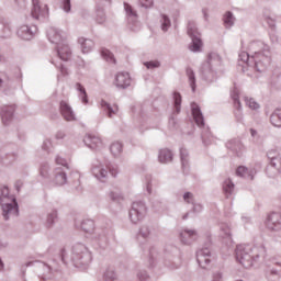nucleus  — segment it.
<instances>
[{
  "instance_id": "obj_36",
  "label": "nucleus",
  "mask_w": 281,
  "mask_h": 281,
  "mask_svg": "<svg viewBox=\"0 0 281 281\" xmlns=\"http://www.w3.org/2000/svg\"><path fill=\"white\" fill-rule=\"evenodd\" d=\"M168 27H170V20L166 15H164V23H162L164 32H166Z\"/></svg>"
},
{
  "instance_id": "obj_12",
  "label": "nucleus",
  "mask_w": 281,
  "mask_h": 281,
  "mask_svg": "<svg viewBox=\"0 0 281 281\" xmlns=\"http://www.w3.org/2000/svg\"><path fill=\"white\" fill-rule=\"evenodd\" d=\"M58 55L61 60H69V56H71V50H69L68 45L58 46Z\"/></svg>"
},
{
  "instance_id": "obj_11",
  "label": "nucleus",
  "mask_w": 281,
  "mask_h": 281,
  "mask_svg": "<svg viewBox=\"0 0 281 281\" xmlns=\"http://www.w3.org/2000/svg\"><path fill=\"white\" fill-rule=\"evenodd\" d=\"M280 225V215L278 213H272L269 215L268 221H267V227L269 229H276Z\"/></svg>"
},
{
  "instance_id": "obj_28",
  "label": "nucleus",
  "mask_w": 281,
  "mask_h": 281,
  "mask_svg": "<svg viewBox=\"0 0 281 281\" xmlns=\"http://www.w3.org/2000/svg\"><path fill=\"white\" fill-rule=\"evenodd\" d=\"M77 90L81 93V100L85 104H87V91L85 90V87H82V85L77 83L76 85Z\"/></svg>"
},
{
  "instance_id": "obj_26",
  "label": "nucleus",
  "mask_w": 281,
  "mask_h": 281,
  "mask_svg": "<svg viewBox=\"0 0 281 281\" xmlns=\"http://www.w3.org/2000/svg\"><path fill=\"white\" fill-rule=\"evenodd\" d=\"M268 157H269V159H271L270 164L274 168H278V164H279V170L281 172V159H280V157H271V153L268 154Z\"/></svg>"
},
{
  "instance_id": "obj_23",
  "label": "nucleus",
  "mask_w": 281,
  "mask_h": 281,
  "mask_svg": "<svg viewBox=\"0 0 281 281\" xmlns=\"http://www.w3.org/2000/svg\"><path fill=\"white\" fill-rule=\"evenodd\" d=\"M193 236H196V233L194 231H184L181 233V238L184 244L190 243L187 238H193Z\"/></svg>"
},
{
  "instance_id": "obj_31",
  "label": "nucleus",
  "mask_w": 281,
  "mask_h": 281,
  "mask_svg": "<svg viewBox=\"0 0 281 281\" xmlns=\"http://www.w3.org/2000/svg\"><path fill=\"white\" fill-rule=\"evenodd\" d=\"M232 190H234V183L232 182V180H226L224 182V192L231 193Z\"/></svg>"
},
{
  "instance_id": "obj_46",
  "label": "nucleus",
  "mask_w": 281,
  "mask_h": 281,
  "mask_svg": "<svg viewBox=\"0 0 281 281\" xmlns=\"http://www.w3.org/2000/svg\"><path fill=\"white\" fill-rule=\"evenodd\" d=\"M61 74L64 75V76H67V69H65V68H61Z\"/></svg>"
},
{
  "instance_id": "obj_6",
  "label": "nucleus",
  "mask_w": 281,
  "mask_h": 281,
  "mask_svg": "<svg viewBox=\"0 0 281 281\" xmlns=\"http://www.w3.org/2000/svg\"><path fill=\"white\" fill-rule=\"evenodd\" d=\"M191 111H192L194 122L198 124V126H205V122L203 120V113H201V109L196 103L191 104Z\"/></svg>"
},
{
  "instance_id": "obj_10",
  "label": "nucleus",
  "mask_w": 281,
  "mask_h": 281,
  "mask_svg": "<svg viewBox=\"0 0 281 281\" xmlns=\"http://www.w3.org/2000/svg\"><path fill=\"white\" fill-rule=\"evenodd\" d=\"M55 183L57 186H65L67 183V176L65 175V171L63 169L57 168L55 170Z\"/></svg>"
},
{
  "instance_id": "obj_43",
  "label": "nucleus",
  "mask_w": 281,
  "mask_h": 281,
  "mask_svg": "<svg viewBox=\"0 0 281 281\" xmlns=\"http://www.w3.org/2000/svg\"><path fill=\"white\" fill-rule=\"evenodd\" d=\"M104 13L100 12L99 18L97 19L98 23H103L104 22Z\"/></svg>"
},
{
  "instance_id": "obj_29",
  "label": "nucleus",
  "mask_w": 281,
  "mask_h": 281,
  "mask_svg": "<svg viewBox=\"0 0 281 281\" xmlns=\"http://www.w3.org/2000/svg\"><path fill=\"white\" fill-rule=\"evenodd\" d=\"M238 177H247L249 175V169L245 166H239L236 170Z\"/></svg>"
},
{
  "instance_id": "obj_44",
  "label": "nucleus",
  "mask_w": 281,
  "mask_h": 281,
  "mask_svg": "<svg viewBox=\"0 0 281 281\" xmlns=\"http://www.w3.org/2000/svg\"><path fill=\"white\" fill-rule=\"evenodd\" d=\"M240 58H243V60L247 63V60H249V55L247 53H241Z\"/></svg>"
},
{
  "instance_id": "obj_52",
  "label": "nucleus",
  "mask_w": 281,
  "mask_h": 281,
  "mask_svg": "<svg viewBox=\"0 0 281 281\" xmlns=\"http://www.w3.org/2000/svg\"><path fill=\"white\" fill-rule=\"evenodd\" d=\"M270 27H273V24H270Z\"/></svg>"
},
{
  "instance_id": "obj_20",
  "label": "nucleus",
  "mask_w": 281,
  "mask_h": 281,
  "mask_svg": "<svg viewBox=\"0 0 281 281\" xmlns=\"http://www.w3.org/2000/svg\"><path fill=\"white\" fill-rule=\"evenodd\" d=\"M92 172L97 179H105V177L109 175V171L106 169H100V168H93Z\"/></svg>"
},
{
  "instance_id": "obj_51",
  "label": "nucleus",
  "mask_w": 281,
  "mask_h": 281,
  "mask_svg": "<svg viewBox=\"0 0 281 281\" xmlns=\"http://www.w3.org/2000/svg\"><path fill=\"white\" fill-rule=\"evenodd\" d=\"M2 82H3V81L0 79V87H1Z\"/></svg>"
},
{
  "instance_id": "obj_34",
  "label": "nucleus",
  "mask_w": 281,
  "mask_h": 281,
  "mask_svg": "<svg viewBox=\"0 0 281 281\" xmlns=\"http://www.w3.org/2000/svg\"><path fill=\"white\" fill-rule=\"evenodd\" d=\"M183 200L186 203H192V201H194V195L191 192H187L183 195Z\"/></svg>"
},
{
  "instance_id": "obj_17",
  "label": "nucleus",
  "mask_w": 281,
  "mask_h": 281,
  "mask_svg": "<svg viewBox=\"0 0 281 281\" xmlns=\"http://www.w3.org/2000/svg\"><path fill=\"white\" fill-rule=\"evenodd\" d=\"M79 43L81 44V49L83 54H88V52H91V49L93 48V41L91 40L80 38Z\"/></svg>"
},
{
  "instance_id": "obj_14",
  "label": "nucleus",
  "mask_w": 281,
  "mask_h": 281,
  "mask_svg": "<svg viewBox=\"0 0 281 281\" xmlns=\"http://www.w3.org/2000/svg\"><path fill=\"white\" fill-rule=\"evenodd\" d=\"M101 56L102 58H104V60H106V63H112V65H116L117 60L115 59V56L113 55V53H111V50L103 48L101 50Z\"/></svg>"
},
{
  "instance_id": "obj_45",
  "label": "nucleus",
  "mask_w": 281,
  "mask_h": 281,
  "mask_svg": "<svg viewBox=\"0 0 281 281\" xmlns=\"http://www.w3.org/2000/svg\"><path fill=\"white\" fill-rule=\"evenodd\" d=\"M52 34H54V32H50V33L48 34V38H49V41H50L52 43H56V38L52 37Z\"/></svg>"
},
{
  "instance_id": "obj_24",
  "label": "nucleus",
  "mask_w": 281,
  "mask_h": 281,
  "mask_svg": "<svg viewBox=\"0 0 281 281\" xmlns=\"http://www.w3.org/2000/svg\"><path fill=\"white\" fill-rule=\"evenodd\" d=\"M224 23L227 25V27H232L234 25V15L232 12H226L224 15Z\"/></svg>"
},
{
  "instance_id": "obj_40",
  "label": "nucleus",
  "mask_w": 281,
  "mask_h": 281,
  "mask_svg": "<svg viewBox=\"0 0 281 281\" xmlns=\"http://www.w3.org/2000/svg\"><path fill=\"white\" fill-rule=\"evenodd\" d=\"M56 164L58 166H67V160H65L64 158H60L59 156L56 158Z\"/></svg>"
},
{
  "instance_id": "obj_16",
  "label": "nucleus",
  "mask_w": 281,
  "mask_h": 281,
  "mask_svg": "<svg viewBox=\"0 0 281 281\" xmlns=\"http://www.w3.org/2000/svg\"><path fill=\"white\" fill-rule=\"evenodd\" d=\"M270 122L273 126H281V109H277L270 116Z\"/></svg>"
},
{
  "instance_id": "obj_30",
  "label": "nucleus",
  "mask_w": 281,
  "mask_h": 281,
  "mask_svg": "<svg viewBox=\"0 0 281 281\" xmlns=\"http://www.w3.org/2000/svg\"><path fill=\"white\" fill-rule=\"evenodd\" d=\"M173 100H175L176 110L179 111V109H181V94L179 92H175Z\"/></svg>"
},
{
  "instance_id": "obj_15",
  "label": "nucleus",
  "mask_w": 281,
  "mask_h": 281,
  "mask_svg": "<svg viewBox=\"0 0 281 281\" xmlns=\"http://www.w3.org/2000/svg\"><path fill=\"white\" fill-rule=\"evenodd\" d=\"M101 106L104 111L108 112L109 117H111L112 115H115V113H117V105H112L106 103V101L101 100Z\"/></svg>"
},
{
  "instance_id": "obj_33",
  "label": "nucleus",
  "mask_w": 281,
  "mask_h": 281,
  "mask_svg": "<svg viewBox=\"0 0 281 281\" xmlns=\"http://www.w3.org/2000/svg\"><path fill=\"white\" fill-rule=\"evenodd\" d=\"M180 157L182 164H186L188 161V150L186 148L180 149Z\"/></svg>"
},
{
  "instance_id": "obj_7",
  "label": "nucleus",
  "mask_w": 281,
  "mask_h": 281,
  "mask_svg": "<svg viewBox=\"0 0 281 281\" xmlns=\"http://www.w3.org/2000/svg\"><path fill=\"white\" fill-rule=\"evenodd\" d=\"M196 260L200 267H202V269H205V267L210 265V249L205 248L203 250L198 251Z\"/></svg>"
},
{
  "instance_id": "obj_25",
  "label": "nucleus",
  "mask_w": 281,
  "mask_h": 281,
  "mask_svg": "<svg viewBox=\"0 0 281 281\" xmlns=\"http://www.w3.org/2000/svg\"><path fill=\"white\" fill-rule=\"evenodd\" d=\"M187 76L189 78V81L191 82V89H192V91H194V89H195L194 70H192L191 68H187Z\"/></svg>"
},
{
  "instance_id": "obj_3",
  "label": "nucleus",
  "mask_w": 281,
  "mask_h": 281,
  "mask_svg": "<svg viewBox=\"0 0 281 281\" xmlns=\"http://www.w3.org/2000/svg\"><path fill=\"white\" fill-rule=\"evenodd\" d=\"M188 34L192 38V45L190 46L191 52H201V48L203 47V42L201 41V37L199 35V32H196V29L188 27Z\"/></svg>"
},
{
  "instance_id": "obj_42",
  "label": "nucleus",
  "mask_w": 281,
  "mask_h": 281,
  "mask_svg": "<svg viewBox=\"0 0 281 281\" xmlns=\"http://www.w3.org/2000/svg\"><path fill=\"white\" fill-rule=\"evenodd\" d=\"M255 67H256L257 71H262L265 69V65H262L261 63H256Z\"/></svg>"
},
{
  "instance_id": "obj_35",
  "label": "nucleus",
  "mask_w": 281,
  "mask_h": 281,
  "mask_svg": "<svg viewBox=\"0 0 281 281\" xmlns=\"http://www.w3.org/2000/svg\"><path fill=\"white\" fill-rule=\"evenodd\" d=\"M124 8L127 14H130L131 16H136L135 12L133 11V7H131V4L124 3Z\"/></svg>"
},
{
  "instance_id": "obj_27",
  "label": "nucleus",
  "mask_w": 281,
  "mask_h": 281,
  "mask_svg": "<svg viewBox=\"0 0 281 281\" xmlns=\"http://www.w3.org/2000/svg\"><path fill=\"white\" fill-rule=\"evenodd\" d=\"M93 227H94L93 221H90V220L83 222L81 225V228L83 229V232H93Z\"/></svg>"
},
{
  "instance_id": "obj_1",
  "label": "nucleus",
  "mask_w": 281,
  "mask_h": 281,
  "mask_svg": "<svg viewBox=\"0 0 281 281\" xmlns=\"http://www.w3.org/2000/svg\"><path fill=\"white\" fill-rule=\"evenodd\" d=\"M262 254H265V247L247 246L245 249L238 247L236 250V259L245 269H249L254 267V259L262 256Z\"/></svg>"
},
{
  "instance_id": "obj_48",
  "label": "nucleus",
  "mask_w": 281,
  "mask_h": 281,
  "mask_svg": "<svg viewBox=\"0 0 281 281\" xmlns=\"http://www.w3.org/2000/svg\"><path fill=\"white\" fill-rule=\"evenodd\" d=\"M250 133H251L252 137L256 135V131H254V130H250Z\"/></svg>"
},
{
  "instance_id": "obj_9",
  "label": "nucleus",
  "mask_w": 281,
  "mask_h": 281,
  "mask_svg": "<svg viewBox=\"0 0 281 281\" xmlns=\"http://www.w3.org/2000/svg\"><path fill=\"white\" fill-rule=\"evenodd\" d=\"M13 113H14V105H5L2 108L1 117H2L3 124H8V122L12 120Z\"/></svg>"
},
{
  "instance_id": "obj_21",
  "label": "nucleus",
  "mask_w": 281,
  "mask_h": 281,
  "mask_svg": "<svg viewBox=\"0 0 281 281\" xmlns=\"http://www.w3.org/2000/svg\"><path fill=\"white\" fill-rule=\"evenodd\" d=\"M137 204H133L132 210L130 211V218L132 221V223H137V221H139V212L137 211V209L135 207Z\"/></svg>"
},
{
  "instance_id": "obj_5",
  "label": "nucleus",
  "mask_w": 281,
  "mask_h": 281,
  "mask_svg": "<svg viewBox=\"0 0 281 281\" xmlns=\"http://www.w3.org/2000/svg\"><path fill=\"white\" fill-rule=\"evenodd\" d=\"M60 113L67 122H74V120H76L74 110H71V106L66 101L60 102Z\"/></svg>"
},
{
  "instance_id": "obj_22",
  "label": "nucleus",
  "mask_w": 281,
  "mask_h": 281,
  "mask_svg": "<svg viewBox=\"0 0 281 281\" xmlns=\"http://www.w3.org/2000/svg\"><path fill=\"white\" fill-rule=\"evenodd\" d=\"M244 100L246 102V105L249 106V109H252V111H256V109L260 108L258 102H256V100H254L252 98L245 97Z\"/></svg>"
},
{
  "instance_id": "obj_38",
  "label": "nucleus",
  "mask_w": 281,
  "mask_h": 281,
  "mask_svg": "<svg viewBox=\"0 0 281 281\" xmlns=\"http://www.w3.org/2000/svg\"><path fill=\"white\" fill-rule=\"evenodd\" d=\"M108 170H110V173L112 175V177H115L117 175L116 166H108Z\"/></svg>"
},
{
  "instance_id": "obj_4",
  "label": "nucleus",
  "mask_w": 281,
  "mask_h": 281,
  "mask_svg": "<svg viewBox=\"0 0 281 281\" xmlns=\"http://www.w3.org/2000/svg\"><path fill=\"white\" fill-rule=\"evenodd\" d=\"M115 87L119 89H126V87L131 86V75L128 72H119L114 79Z\"/></svg>"
},
{
  "instance_id": "obj_37",
  "label": "nucleus",
  "mask_w": 281,
  "mask_h": 281,
  "mask_svg": "<svg viewBox=\"0 0 281 281\" xmlns=\"http://www.w3.org/2000/svg\"><path fill=\"white\" fill-rule=\"evenodd\" d=\"M143 8H150L153 5V0H139Z\"/></svg>"
},
{
  "instance_id": "obj_49",
  "label": "nucleus",
  "mask_w": 281,
  "mask_h": 281,
  "mask_svg": "<svg viewBox=\"0 0 281 281\" xmlns=\"http://www.w3.org/2000/svg\"><path fill=\"white\" fill-rule=\"evenodd\" d=\"M1 269H3V262L0 259V271H1Z\"/></svg>"
},
{
  "instance_id": "obj_13",
  "label": "nucleus",
  "mask_w": 281,
  "mask_h": 281,
  "mask_svg": "<svg viewBox=\"0 0 281 281\" xmlns=\"http://www.w3.org/2000/svg\"><path fill=\"white\" fill-rule=\"evenodd\" d=\"M160 164H168V161H172V151L170 149H162L159 154Z\"/></svg>"
},
{
  "instance_id": "obj_2",
  "label": "nucleus",
  "mask_w": 281,
  "mask_h": 281,
  "mask_svg": "<svg viewBox=\"0 0 281 281\" xmlns=\"http://www.w3.org/2000/svg\"><path fill=\"white\" fill-rule=\"evenodd\" d=\"M10 202H5L2 205V212L5 220H8L9 214H13V216L19 215V204L16 203V198L10 196Z\"/></svg>"
},
{
  "instance_id": "obj_47",
  "label": "nucleus",
  "mask_w": 281,
  "mask_h": 281,
  "mask_svg": "<svg viewBox=\"0 0 281 281\" xmlns=\"http://www.w3.org/2000/svg\"><path fill=\"white\" fill-rule=\"evenodd\" d=\"M225 234H226V237L229 238V236H231L229 229H227V231L225 232Z\"/></svg>"
},
{
  "instance_id": "obj_32",
  "label": "nucleus",
  "mask_w": 281,
  "mask_h": 281,
  "mask_svg": "<svg viewBox=\"0 0 281 281\" xmlns=\"http://www.w3.org/2000/svg\"><path fill=\"white\" fill-rule=\"evenodd\" d=\"M147 69H157L159 67V61L154 60V61H147L144 64Z\"/></svg>"
},
{
  "instance_id": "obj_8",
  "label": "nucleus",
  "mask_w": 281,
  "mask_h": 281,
  "mask_svg": "<svg viewBox=\"0 0 281 281\" xmlns=\"http://www.w3.org/2000/svg\"><path fill=\"white\" fill-rule=\"evenodd\" d=\"M85 144L89 146V148L95 149L102 146V139L95 135H88L83 139Z\"/></svg>"
},
{
  "instance_id": "obj_39",
  "label": "nucleus",
  "mask_w": 281,
  "mask_h": 281,
  "mask_svg": "<svg viewBox=\"0 0 281 281\" xmlns=\"http://www.w3.org/2000/svg\"><path fill=\"white\" fill-rule=\"evenodd\" d=\"M64 10H65V12H69V10H71V2H70V0H65V2H64Z\"/></svg>"
},
{
  "instance_id": "obj_41",
  "label": "nucleus",
  "mask_w": 281,
  "mask_h": 281,
  "mask_svg": "<svg viewBox=\"0 0 281 281\" xmlns=\"http://www.w3.org/2000/svg\"><path fill=\"white\" fill-rule=\"evenodd\" d=\"M2 196H4V199H8V196H10V189H8V187L2 188Z\"/></svg>"
},
{
  "instance_id": "obj_50",
  "label": "nucleus",
  "mask_w": 281,
  "mask_h": 281,
  "mask_svg": "<svg viewBox=\"0 0 281 281\" xmlns=\"http://www.w3.org/2000/svg\"><path fill=\"white\" fill-rule=\"evenodd\" d=\"M111 198H112V200H113V201H115V200H116V198H114V196H113V194L111 195Z\"/></svg>"
},
{
  "instance_id": "obj_19",
  "label": "nucleus",
  "mask_w": 281,
  "mask_h": 281,
  "mask_svg": "<svg viewBox=\"0 0 281 281\" xmlns=\"http://www.w3.org/2000/svg\"><path fill=\"white\" fill-rule=\"evenodd\" d=\"M32 2H33L32 16L33 19H38V16L43 14V11L41 10V4L38 0H32Z\"/></svg>"
},
{
  "instance_id": "obj_18",
  "label": "nucleus",
  "mask_w": 281,
  "mask_h": 281,
  "mask_svg": "<svg viewBox=\"0 0 281 281\" xmlns=\"http://www.w3.org/2000/svg\"><path fill=\"white\" fill-rule=\"evenodd\" d=\"M110 151L114 157H120L122 155V143H112L110 146Z\"/></svg>"
}]
</instances>
